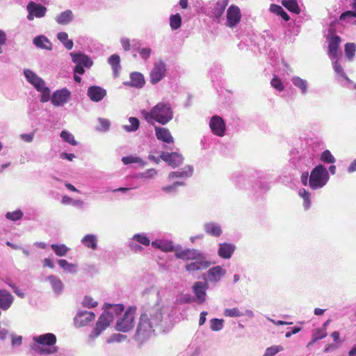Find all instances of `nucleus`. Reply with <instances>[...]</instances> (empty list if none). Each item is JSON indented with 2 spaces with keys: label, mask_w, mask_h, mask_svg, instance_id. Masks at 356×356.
<instances>
[{
  "label": "nucleus",
  "mask_w": 356,
  "mask_h": 356,
  "mask_svg": "<svg viewBox=\"0 0 356 356\" xmlns=\"http://www.w3.org/2000/svg\"><path fill=\"white\" fill-rule=\"evenodd\" d=\"M163 312L159 305L147 307L140 317L136 336L141 341L149 338L156 329L161 328Z\"/></svg>",
  "instance_id": "1"
},
{
  "label": "nucleus",
  "mask_w": 356,
  "mask_h": 356,
  "mask_svg": "<svg viewBox=\"0 0 356 356\" xmlns=\"http://www.w3.org/2000/svg\"><path fill=\"white\" fill-rule=\"evenodd\" d=\"M145 119L151 122L155 120L161 124H165L172 119L173 113L169 103L159 102L150 111H143Z\"/></svg>",
  "instance_id": "2"
},
{
  "label": "nucleus",
  "mask_w": 356,
  "mask_h": 356,
  "mask_svg": "<svg viewBox=\"0 0 356 356\" xmlns=\"http://www.w3.org/2000/svg\"><path fill=\"white\" fill-rule=\"evenodd\" d=\"M56 337L52 333H47L33 337V341L38 345L51 346L49 348H42L39 346H35V351L41 355L53 354L58 351V348L53 346L56 343Z\"/></svg>",
  "instance_id": "3"
},
{
  "label": "nucleus",
  "mask_w": 356,
  "mask_h": 356,
  "mask_svg": "<svg viewBox=\"0 0 356 356\" xmlns=\"http://www.w3.org/2000/svg\"><path fill=\"white\" fill-rule=\"evenodd\" d=\"M329 180V174L323 165H318L311 172L309 185L313 190L323 187Z\"/></svg>",
  "instance_id": "4"
},
{
  "label": "nucleus",
  "mask_w": 356,
  "mask_h": 356,
  "mask_svg": "<svg viewBox=\"0 0 356 356\" xmlns=\"http://www.w3.org/2000/svg\"><path fill=\"white\" fill-rule=\"evenodd\" d=\"M135 312L131 309L127 310L122 318H120L115 325L118 331L127 332L131 330L134 325Z\"/></svg>",
  "instance_id": "5"
},
{
  "label": "nucleus",
  "mask_w": 356,
  "mask_h": 356,
  "mask_svg": "<svg viewBox=\"0 0 356 356\" xmlns=\"http://www.w3.org/2000/svg\"><path fill=\"white\" fill-rule=\"evenodd\" d=\"M113 315L108 312H104L99 318L95 327L90 334V337L92 338L98 337L103 330H104L108 326H109L111 322L113 321Z\"/></svg>",
  "instance_id": "6"
},
{
  "label": "nucleus",
  "mask_w": 356,
  "mask_h": 356,
  "mask_svg": "<svg viewBox=\"0 0 356 356\" xmlns=\"http://www.w3.org/2000/svg\"><path fill=\"white\" fill-rule=\"evenodd\" d=\"M209 127L214 135L220 137L225 135L226 125L225 121L221 117L218 115L213 116L210 120Z\"/></svg>",
  "instance_id": "7"
},
{
  "label": "nucleus",
  "mask_w": 356,
  "mask_h": 356,
  "mask_svg": "<svg viewBox=\"0 0 356 356\" xmlns=\"http://www.w3.org/2000/svg\"><path fill=\"white\" fill-rule=\"evenodd\" d=\"M26 9L29 13L27 19L30 21L33 20L34 17L38 18L44 17L47 12L46 7L34 1L29 2Z\"/></svg>",
  "instance_id": "8"
},
{
  "label": "nucleus",
  "mask_w": 356,
  "mask_h": 356,
  "mask_svg": "<svg viewBox=\"0 0 356 356\" xmlns=\"http://www.w3.org/2000/svg\"><path fill=\"white\" fill-rule=\"evenodd\" d=\"M241 14L239 8L232 5L227 11V26L233 28L236 26L241 21Z\"/></svg>",
  "instance_id": "9"
},
{
  "label": "nucleus",
  "mask_w": 356,
  "mask_h": 356,
  "mask_svg": "<svg viewBox=\"0 0 356 356\" xmlns=\"http://www.w3.org/2000/svg\"><path fill=\"white\" fill-rule=\"evenodd\" d=\"M201 252L195 249H182L175 250V257L184 261H193L195 259H199L201 257Z\"/></svg>",
  "instance_id": "10"
},
{
  "label": "nucleus",
  "mask_w": 356,
  "mask_h": 356,
  "mask_svg": "<svg viewBox=\"0 0 356 356\" xmlns=\"http://www.w3.org/2000/svg\"><path fill=\"white\" fill-rule=\"evenodd\" d=\"M193 261H194L187 264L185 267L188 272L205 270L211 266V263L206 260L202 253H201V257L199 259H195Z\"/></svg>",
  "instance_id": "11"
},
{
  "label": "nucleus",
  "mask_w": 356,
  "mask_h": 356,
  "mask_svg": "<svg viewBox=\"0 0 356 356\" xmlns=\"http://www.w3.org/2000/svg\"><path fill=\"white\" fill-rule=\"evenodd\" d=\"M70 96V92L66 88L56 90L51 97V103L55 106H63L68 101Z\"/></svg>",
  "instance_id": "12"
},
{
  "label": "nucleus",
  "mask_w": 356,
  "mask_h": 356,
  "mask_svg": "<svg viewBox=\"0 0 356 356\" xmlns=\"http://www.w3.org/2000/svg\"><path fill=\"white\" fill-rule=\"evenodd\" d=\"M165 66L163 62L156 63L150 73V81L155 84L159 82L164 76Z\"/></svg>",
  "instance_id": "13"
},
{
  "label": "nucleus",
  "mask_w": 356,
  "mask_h": 356,
  "mask_svg": "<svg viewBox=\"0 0 356 356\" xmlns=\"http://www.w3.org/2000/svg\"><path fill=\"white\" fill-rule=\"evenodd\" d=\"M88 95L95 102H98L106 95V90L99 86H90L88 90Z\"/></svg>",
  "instance_id": "14"
},
{
  "label": "nucleus",
  "mask_w": 356,
  "mask_h": 356,
  "mask_svg": "<svg viewBox=\"0 0 356 356\" xmlns=\"http://www.w3.org/2000/svg\"><path fill=\"white\" fill-rule=\"evenodd\" d=\"M24 74L27 81L33 84L37 90L43 88L44 82L40 77L38 76L35 73L30 70L26 69L24 70Z\"/></svg>",
  "instance_id": "15"
},
{
  "label": "nucleus",
  "mask_w": 356,
  "mask_h": 356,
  "mask_svg": "<svg viewBox=\"0 0 356 356\" xmlns=\"http://www.w3.org/2000/svg\"><path fill=\"white\" fill-rule=\"evenodd\" d=\"M154 129H155V134H156V138L159 140L165 142L166 143H174V138H173L172 136L171 135L169 129L164 128V127H157V126H156L154 127Z\"/></svg>",
  "instance_id": "16"
},
{
  "label": "nucleus",
  "mask_w": 356,
  "mask_h": 356,
  "mask_svg": "<svg viewBox=\"0 0 356 356\" xmlns=\"http://www.w3.org/2000/svg\"><path fill=\"white\" fill-rule=\"evenodd\" d=\"M70 55L72 58V61L76 65L85 66L86 68H90L92 65V61L86 54L71 53Z\"/></svg>",
  "instance_id": "17"
},
{
  "label": "nucleus",
  "mask_w": 356,
  "mask_h": 356,
  "mask_svg": "<svg viewBox=\"0 0 356 356\" xmlns=\"http://www.w3.org/2000/svg\"><path fill=\"white\" fill-rule=\"evenodd\" d=\"M341 38L339 35H333L329 38L328 54L330 57L336 58L337 57Z\"/></svg>",
  "instance_id": "18"
},
{
  "label": "nucleus",
  "mask_w": 356,
  "mask_h": 356,
  "mask_svg": "<svg viewBox=\"0 0 356 356\" xmlns=\"http://www.w3.org/2000/svg\"><path fill=\"white\" fill-rule=\"evenodd\" d=\"M13 296L6 290H0V308L6 310L10 307L13 302Z\"/></svg>",
  "instance_id": "19"
},
{
  "label": "nucleus",
  "mask_w": 356,
  "mask_h": 356,
  "mask_svg": "<svg viewBox=\"0 0 356 356\" xmlns=\"http://www.w3.org/2000/svg\"><path fill=\"white\" fill-rule=\"evenodd\" d=\"M207 283L196 282L193 285V291L200 303L205 301Z\"/></svg>",
  "instance_id": "20"
},
{
  "label": "nucleus",
  "mask_w": 356,
  "mask_h": 356,
  "mask_svg": "<svg viewBox=\"0 0 356 356\" xmlns=\"http://www.w3.org/2000/svg\"><path fill=\"white\" fill-rule=\"evenodd\" d=\"M235 250V246L231 243L219 244L218 255L223 259H229Z\"/></svg>",
  "instance_id": "21"
},
{
  "label": "nucleus",
  "mask_w": 356,
  "mask_h": 356,
  "mask_svg": "<svg viewBox=\"0 0 356 356\" xmlns=\"http://www.w3.org/2000/svg\"><path fill=\"white\" fill-rule=\"evenodd\" d=\"M225 274V271L220 266H217L210 268L208 271L209 279L211 282H218L221 277Z\"/></svg>",
  "instance_id": "22"
},
{
  "label": "nucleus",
  "mask_w": 356,
  "mask_h": 356,
  "mask_svg": "<svg viewBox=\"0 0 356 356\" xmlns=\"http://www.w3.org/2000/svg\"><path fill=\"white\" fill-rule=\"evenodd\" d=\"M33 44L36 47H40L41 49H44L51 50L52 48L51 43L47 39V38L44 35H40V36L35 37L33 39Z\"/></svg>",
  "instance_id": "23"
},
{
  "label": "nucleus",
  "mask_w": 356,
  "mask_h": 356,
  "mask_svg": "<svg viewBox=\"0 0 356 356\" xmlns=\"http://www.w3.org/2000/svg\"><path fill=\"white\" fill-rule=\"evenodd\" d=\"M108 63L111 65L114 76H118L119 74V70H120V58L117 54H113L108 58Z\"/></svg>",
  "instance_id": "24"
},
{
  "label": "nucleus",
  "mask_w": 356,
  "mask_h": 356,
  "mask_svg": "<svg viewBox=\"0 0 356 356\" xmlns=\"http://www.w3.org/2000/svg\"><path fill=\"white\" fill-rule=\"evenodd\" d=\"M282 4L290 12L295 14L300 13L301 10L297 0H282Z\"/></svg>",
  "instance_id": "25"
},
{
  "label": "nucleus",
  "mask_w": 356,
  "mask_h": 356,
  "mask_svg": "<svg viewBox=\"0 0 356 356\" xmlns=\"http://www.w3.org/2000/svg\"><path fill=\"white\" fill-rule=\"evenodd\" d=\"M72 12L70 10H67L58 15L56 18V20L59 24L65 25L72 22Z\"/></svg>",
  "instance_id": "26"
},
{
  "label": "nucleus",
  "mask_w": 356,
  "mask_h": 356,
  "mask_svg": "<svg viewBox=\"0 0 356 356\" xmlns=\"http://www.w3.org/2000/svg\"><path fill=\"white\" fill-rule=\"evenodd\" d=\"M131 85L134 87L141 88L145 83V80L142 74L139 72H133L130 75Z\"/></svg>",
  "instance_id": "27"
},
{
  "label": "nucleus",
  "mask_w": 356,
  "mask_h": 356,
  "mask_svg": "<svg viewBox=\"0 0 356 356\" xmlns=\"http://www.w3.org/2000/svg\"><path fill=\"white\" fill-rule=\"evenodd\" d=\"M83 244L89 248L95 250L97 247V238L92 234L86 235L81 240Z\"/></svg>",
  "instance_id": "28"
},
{
  "label": "nucleus",
  "mask_w": 356,
  "mask_h": 356,
  "mask_svg": "<svg viewBox=\"0 0 356 356\" xmlns=\"http://www.w3.org/2000/svg\"><path fill=\"white\" fill-rule=\"evenodd\" d=\"M192 174L193 168L191 166H188L184 170L170 172L168 175V178L172 179L177 177H189L192 175Z\"/></svg>",
  "instance_id": "29"
},
{
  "label": "nucleus",
  "mask_w": 356,
  "mask_h": 356,
  "mask_svg": "<svg viewBox=\"0 0 356 356\" xmlns=\"http://www.w3.org/2000/svg\"><path fill=\"white\" fill-rule=\"evenodd\" d=\"M205 231L207 234L213 236H220L222 234L221 227L215 223H208L205 225Z\"/></svg>",
  "instance_id": "30"
},
{
  "label": "nucleus",
  "mask_w": 356,
  "mask_h": 356,
  "mask_svg": "<svg viewBox=\"0 0 356 356\" xmlns=\"http://www.w3.org/2000/svg\"><path fill=\"white\" fill-rule=\"evenodd\" d=\"M270 10L277 15L281 16L284 21L287 22L290 19L289 15L284 11L282 6L279 5L271 4L270 6Z\"/></svg>",
  "instance_id": "31"
},
{
  "label": "nucleus",
  "mask_w": 356,
  "mask_h": 356,
  "mask_svg": "<svg viewBox=\"0 0 356 356\" xmlns=\"http://www.w3.org/2000/svg\"><path fill=\"white\" fill-rule=\"evenodd\" d=\"M48 280L50 282L52 288L54 289L56 293H60L63 289V283L61 280L56 277L55 275H49L47 277Z\"/></svg>",
  "instance_id": "32"
},
{
  "label": "nucleus",
  "mask_w": 356,
  "mask_h": 356,
  "mask_svg": "<svg viewBox=\"0 0 356 356\" xmlns=\"http://www.w3.org/2000/svg\"><path fill=\"white\" fill-rule=\"evenodd\" d=\"M58 39L63 44L67 49H72L73 47V42L68 39V35L65 32H60L57 35Z\"/></svg>",
  "instance_id": "33"
},
{
  "label": "nucleus",
  "mask_w": 356,
  "mask_h": 356,
  "mask_svg": "<svg viewBox=\"0 0 356 356\" xmlns=\"http://www.w3.org/2000/svg\"><path fill=\"white\" fill-rule=\"evenodd\" d=\"M356 52V44L348 42L345 44V54L349 60H352Z\"/></svg>",
  "instance_id": "34"
},
{
  "label": "nucleus",
  "mask_w": 356,
  "mask_h": 356,
  "mask_svg": "<svg viewBox=\"0 0 356 356\" xmlns=\"http://www.w3.org/2000/svg\"><path fill=\"white\" fill-rule=\"evenodd\" d=\"M51 248L54 251L55 254L59 257L65 256L69 251V248L64 244H51Z\"/></svg>",
  "instance_id": "35"
},
{
  "label": "nucleus",
  "mask_w": 356,
  "mask_h": 356,
  "mask_svg": "<svg viewBox=\"0 0 356 356\" xmlns=\"http://www.w3.org/2000/svg\"><path fill=\"white\" fill-rule=\"evenodd\" d=\"M227 3V0H222L221 2H217L214 10V15L216 17H220L222 15Z\"/></svg>",
  "instance_id": "36"
},
{
  "label": "nucleus",
  "mask_w": 356,
  "mask_h": 356,
  "mask_svg": "<svg viewBox=\"0 0 356 356\" xmlns=\"http://www.w3.org/2000/svg\"><path fill=\"white\" fill-rule=\"evenodd\" d=\"M299 195L304 200V207L305 209H309L311 206V195L310 193L305 190V188H302L299 191Z\"/></svg>",
  "instance_id": "37"
},
{
  "label": "nucleus",
  "mask_w": 356,
  "mask_h": 356,
  "mask_svg": "<svg viewBox=\"0 0 356 356\" xmlns=\"http://www.w3.org/2000/svg\"><path fill=\"white\" fill-rule=\"evenodd\" d=\"M181 25V17L179 14L172 15L170 18V26L173 30L178 29Z\"/></svg>",
  "instance_id": "38"
},
{
  "label": "nucleus",
  "mask_w": 356,
  "mask_h": 356,
  "mask_svg": "<svg viewBox=\"0 0 356 356\" xmlns=\"http://www.w3.org/2000/svg\"><path fill=\"white\" fill-rule=\"evenodd\" d=\"M244 313L237 307L231 309H225L224 311V315L232 318L241 317L244 316Z\"/></svg>",
  "instance_id": "39"
},
{
  "label": "nucleus",
  "mask_w": 356,
  "mask_h": 356,
  "mask_svg": "<svg viewBox=\"0 0 356 356\" xmlns=\"http://www.w3.org/2000/svg\"><path fill=\"white\" fill-rule=\"evenodd\" d=\"M352 8L353 10H348L341 14L340 20H344L348 17H356V0H353Z\"/></svg>",
  "instance_id": "40"
},
{
  "label": "nucleus",
  "mask_w": 356,
  "mask_h": 356,
  "mask_svg": "<svg viewBox=\"0 0 356 356\" xmlns=\"http://www.w3.org/2000/svg\"><path fill=\"white\" fill-rule=\"evenodd\" d=\"M23 212L20 209H17L14 211H9L7 212L6 214V218L8 220H12V221H17L22 218L23 217Z\"/></svg>",
  "instance_id": "41"
},
{
  "label": "nucleus",
  "mask_w": 356,
  "mask_h": 356,
  "mask_svg": "<svg viewBox=\"0 0 356 356\" xmlns=\"http://www.w3.org/2000/svg\"><path fill=\"white\" fill-rule=\"evenodd\" d=\"M129 125H125L124 128L127 131H135L138 129L139 127V120L134 117H131L129 118Z\"/></svg>",
  "instance_id": "42"
},
{
  "label": "nucleus",
  "mask_w": 356,
  "mask_h": 356,
  "mask_svg": "<svg viewBox=\"0 0 356 356\" xmlns=\"http://www.w3.org/2000/svg\"><path fill=\"white\" fill-rule=\"evenodd\" d=\"M158 249L165 252H175L177 248H175L174 245H172V242H167V241H160L159 244L158 245Z\"/></svg>",
  "instance_id": "43"
},
{
  "label": "nucleus",
  "mask_w": 356,
  "mask_h": 356,
  "mask_svg": "<svg viewBox=\"0 0 356 356\" xmlns=\"http://www.w3.org/2000/svg\"><path fill=\"white\" fill-rule=\"evenodd\" d=\"M321 160L323 162L327 163H334L336 161L334 156L328 149H326L322 152L321 155Z\"/></svg>",
  "instance_id": "44"
},
{
  "label": "nucleus",
  "mask_w": 356,
  "mask_h": 356,
  "mask_svg": "<svg viewBox=\"0 0 356 356\" xmlns=\"http://www.w3.org/2000/svg\"><path fill=\"white\" fill-rule=\"evenodd\" d=\"M60 137L65 140L66 141L67 143L72 145H76L77 144L75 138H74V136L71 134L70 133L69 131H61L60 133Z\"/></svg>",
  "instance_id": "45"
},
{
  "label": "nucleus",
  "mask_w": 356,
  "mask_h": 356,
  "mask_svg": "<svg viewBox=\"0 0 356 356\" xmlns=\"http://www.w3.org/2000/svg\"><path fill=\"white\" fill-rule=\"evenodd\" d=\"M293 83L298 88H300L302 92H305L307 90V81L300 77H294L292 79Z\"/></svg>",
  "instance_id": "46"
},
{
  "label": "nucleus",
  "mask_w": 356,
  "mask_h": 356,
  "mask_svg": "<svg viewBox=\"0 0 356 356\" xmlns=\"http://www.w3.org/2000/svg\"><path fill=\"white\" fill-rule=\"evenodd\" d=\"M270 85L273 88H274L275 89L277 90L280 92L283 91L284 89V86L282 80L276 75H275L272 79L270 81Z\"/></svg>",
  "instance_id": "47"
},
{
  "label": "nucleus",
  "mask_w": 356,
  "mask_h": 356,
  "mask_svg": "<svg viewBox=\"0 0 356 356\" xmlns=\"http://www.w3.org/2000/svg\"><path fill=\"white\" fill-rule=\"evenodd\" d=\"M283 350L284 348L282 346H272L266 350L263 356H273Z\"/></svg>",
  "instance_id": "48"
},
{
  "label": "nucleus",
  "mask_w": 356,
  "mask_h": 356,
  "mask_svg": "<svg viewBox=\"0 0 356 356\" xmlns=\"http://www.w3.org/2000/svg\"><path fill=\"white\" fill-rule=\"evenodd\" d=\"M223 323L222 319L213 318L211 320V329L213 331H219L222 329Z\"/></svg>",
  "instance_id": "49"
},
{
  "label": "nucleus",
  "mask_w": 356,
  "mask_h": 356,
  "mask_svg": "<svg viewBox=\"0 0 356 356\" xmlns=\"http://www.w3.org/2000/svg\"><path fill=\"white\" fill-rule=\"evenodd\" d=\"M133 239L145 246H148L150 244V240L146 235L144 234H135L133 237Z\"/></svg>",
  "instance_id": "50"
},
{
  "label": "nucleus",
  "mask_w": 356,
  "mask_h": 356,
  "mask_svg": "<svg viewBox=\"0 0 356 356\" xmlns=\"http://www.w3.org/2000/svg\"><path fill=\"white\" fill-rule=\"evenodd\" d=\"M127 339V336L122 334H114L106 339L107 343L121 342Z\"/></svg>",
  "instance_id": "51"
},
{
  "label": "nucleus",
  "mask_w": 356,
  "mask_h": 356,
  "mask_svg": "<svg viewBox=\"0 0 356 356\" xmlns=\"http://www.w3.org/2000/svg\"><path fill=\"white\" fill-rule=\"evenodd\" d=\"M122 161L124 165H129L134 163H143V161L140 157L133 156H124L122 159Z\"/></svg>",
  "instance_id": "52"
},
{
  "label": "nucleus",
  "mask_w": 356,
  "mask_h": 356,
  "mask_svg": "<svg viewBox=\"0 0 356 356\" xmlns=\"http://www.w3.org/2000/svg\"><path fill=\"white\" fill-rule=\"evenodd\" d=\"M327 336V332L323 330H317L312 334V342H316L318 340L325 338Z\"/></svg>",
  "instance_id": "53"
},
{
  "label": "nucleus",
  "mask_w": 356,
  "mask_h": 356,
  "mask_svg": "<svg viewBox=\"0 0 356 356\" xmlns=\"http://www.w3.org/2000/svg\"><path fill=\"white\" fill-rule=\"evenodd\" d=\"M99 126L97 127V130L100 131H106L109 129L110 122L108 120L104 118H99L98 120Z\"/></svg>",
  "instance_id": "54"
},
{
  "label": "nucleus",
  "mask_w": 356,
  "mask_h": 356,
  "mask_svg": "<svg viewBox=\"0 0 356 356\" xmlns=\"http://www.w3.org/2000/svg\"><path fill=\"white\" fill-rule=\"evenodd\" d=\"M42 92L40 101L42 102H47L50 98V90L44 85L43 88L38 90Z\"/></svg>",
  "instance_id": "55"
},
{
  "label": "nucleus",
  "mask_w": 356,
  "mask_h": 356,
  "mask_svg": "<svg viewBox=\"0 0 356 356\" xmlns=\"http://www.w3.org/2000/svg\"><path fill=\"white\" fill-rule=\"evenodd\" d=\"M83 305L87 307H94L97 305V302L90 296H85L83 300Z\"/></svg>",
  "instance_id": "56"
},
{
  "label": "nucleus",
  "mask_w": 356,
  "mask_h": 356,
  "mask_svg": "<svg viewBox=\"0 0 356 356\" xmlns=\"http://www.w3.org/2000/svg\"><path fill=\"white\" fill-rule=\"evenodd\" d=\"M334 70L337 74H340L342 77L345 78L346 79H348V77L346 73L344 72L342 66L337 60L335 61L334 63Z\"/></svg>",
  "instance_id": "57"
},
{
  "label": "nucleus",
  "mask_w": 356,
  "mask_h": 356,
  "mask_svg": "<svg viewBox=\"0 0 356 356\" xmlns=\"http://www.w3.org/2000/svg\"><path fill=\"white\" fill-rule=\"evenodd\" d=\"M184 183L181 181H176L172 185L162 187V191L165 193H171L175 191L177 186H182Z\"/></svg>",
  "instance_id": "58"
},
{
  "label": "nucleus",
  "mask_w": 356,
  "mask_h": 356,
  "mask_svg": "<svg viewBox=\"0 0 356 356\" xmlns=\"http://www.w3.org/2000/svg\"><path fill=\"white\" fill-rule=\"evenodd\" d=\"M151 49L149 48H139L138 52L144 60L148 59L151 54Z\"/></svg>",
  "instance_id": "59"
},
{
  "label": "nucleus",
  "mask_w": 356,
  "mask_h": 356,
  "mask_svg": "<svg viewBox=\"0 0 356 356\" xmlns=\"http://www.w3.org/2000/svg\"><path fill=\"white\" fill-rule=\"evenodd\" d=\"M176 157L172 158L171 162L169 163V165L172 167L178 166L179 164L182 163L183 157L176 152Z\"/></svg>",
  "instance_id": "60"
},
{
  "label": "nucleus",
  "mask_w": 356,
  "mask_h": 356,
  "mask_svg": "<svg viewBox=\"0 0 356 356\" xmlns=\"http://www.w3.org/2000/svg\"><path fill=\"white\" fill-rule=\"evenodd\" d=\"M80 316H84L85 317V320H86V323H88V322H90V321H92L95 319V315L93 312H81L80 314Z\"/></svg>",
  "instance_id": "61"
},
{
  "label": "nucleus",
  "mask_w": 356,
  "mask_h": 356,
  "mask_svg": "<svg viewBox=\"0 0 356 356\" xmlns=\"http://www.w3.org/2000/svg\"><path fill=\"white\" fill-rule=\"evenodd\" d=\"M34 138V132L30 134H22L20 135V138L26 143H31Z\"/></svg>",
  "instance_id": "62"
},
{
  "label": "nucleus",
  "mask_w": 356,
  "mask_h": 356,
  "mask_svg": "<svg viewBox=\"0 0 356 356\" xmlns=\"http://www.w3.org/2000/svg\"><path fill=\"white\" fill-rule=\"evenodd\" d=\"M176 152H172V153H163L161 155V158L168 162V163L170 162H171L172 161V158L173 157H176Z\"/></svg>",
  "instance_id": "63"
},
{
  "label": "nucleus",
  "mask_w": 356,
  "mask_h": 356,
  "mask_svg": "<svg viewBox=\"0 0 356 356\" xmlns=\"http://www.w3.org/2000/svg\"><path fill=\"white\" fill-rule=\"evenodd\" d=\"M120 42L124 51H129L130 49V42L129 39L122 38Z\"/></svg>",
  "instance_id": "64"
}]
</instances>
